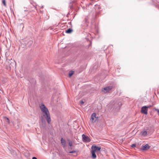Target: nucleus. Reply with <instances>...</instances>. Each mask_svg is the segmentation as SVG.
Instances as JSON below:
<instances>
[{"label": "nucleus", "instance_id": "obj_1", "mask_svg": "<svg viewBox=\"0 0 159 159\" xmlns=\"http://www.w3.org/2000/svg\"><path fill=\"white\" fill-rule=\"evenodd\" d=\"M43 116L46 119L48 124H50L51 119L49 111L47 107L43 104H41L39 106Z\"/></svg>", "mask_w": 159, "mask_h": 159}, {"label": "nucleus", "instance_id": "obj_2", "mask_svg": "<svg viewBox=\"0 0 159 159\" xmlns=\"http://www.w3.org/2000/svg\"><path fill=\"white\" fill-rule=\"evenodd\" d=\"M91 148L92 151L95 152L97 154L98 152L100 151L101 148L100 147H98L93 145L92 147Z\"/></svg>", "mask_w": 159, "mask_h": 159}, {"label": "nucleus", "instance_id": "obj_3", "mask_svg": "<svg viewBox=\"0 0 159 159\" xmlns=\"http://www.w3.org/2000/svg\"><path fill=\"white\" fill-rule=\"evenodd\" d=\"M112 88V86L106 87L103 89L102 90V91L106 93H107L111 90Z\"/></svg>", "mask_w": 159, "mask_h": 159}, {"label": "nucleus", "instance_id": "obj_4", "mask_svg": "<svg viewBox=\"0 0 159 159\" xmlns=\"http://www.w3.org/2000/svg\"><path fill=\"white\" fill-rule=\"evenodd\" d=\"M82 137L84 142H88L90 141L89 138L88 136H85L84 134H83L82 135Z\"/></svg>", "mask_w": 159, "mask_h": 159}, {"label": "nucleus", "instance_id": "obj_5", "mask_svg": "<svg viewBox=\"0 0 159 159\" xmlns=\"http://www.w3.org/2000/svg\"><path fill=\"white\" fill-rule=\"evenodd\" d=\"M141 112L144 114H147L148 113L147 107L146 106L142 107L141 110Z\"/></svg>", "mask_w": 159, "mask_h": 159}, {"label": "nucleus", "instance_id": "obj_6", "mask_svg": "<svg viewBox=\"0 0 159 159\" xmlns=\"http://www.w3.org/2000/svg\"><path fill=\"white\" fill-rule=\"evenodd\" d=\"M96 114L95 113H93L91 116V121L92 123H94L96 120Z\"/></svg>", "mask_w": 159, "mask_h": 159}, {"label": "nucleus", "instance_id": "obj_7", "mask_svg": "<svg viewBox=\"0 0 159 159\" xmlns=\"http://www.w3.org/2000/svg\"><path fill=\"white\" fill-rule=\"evenodd\" d=\"M150 146L147 144L143 146L142 147V149L143 150H147L150 148Z\"/></svg>", "mask_w": 159, "mask_h": 159}, {"label": "nucleus", "instance_id": "obj_8", "mask_svg": "<svg viewBox=\"0 0 159 159\" xmlns=\"http://www.w3.org/2000/svg\"><path fill=\"white\" fill-rule=\"evenodd\" d=\"M61 143L63 145V148H65L66 146V143L65 140L62 138L61 139Z\"/></svg>", "mask_w": 159, "mask_h": 159}, {"label": "nucleus", "instance_id": "obj_9", "mask_svg": "<svg viewBox=\"0 0 159 159\" xmlns=\"http://www.w3.org/2000/svg\"><path fill=\"white\" fill-rule=\"evenodd\" d=\"M91 152L92 154V158L93 159H95L97 157L96 155V153L92 150L91 151Z\"/></svg>", "mask_w": 159, "mask_h": 159}, {"label": "nucleus", "instance_id": "obj_10", "mask_svg": "<svg viewBox=\"0 0 159 159\" xmlns=\"http://www.w3.org/2000/svg\"><path fill=\"white\" fill-rule=\"evenodd\" d=\"M3 118L6 122H7L8 124H10V121L8 118L7 117H4Z\"/></svg>", "mask_w": 159, "mask_h": 159}, {"label": "nucleus", "instance_id": "obj_11", "mask_svg": "<svg viewBox=\"0 0 159 159\" xmlns=\"http://www.w3.org/2000/svg\"><path fill=\"white\" fill-rule=\"evenodd\" d=\"M141 134L142 135L145 136L147 134V132L146 131H144L142 132H141Z\"/></svg>", "mask_w": 159, "mask_h": 159}, {"label": "nucleus", "instance_id": "obj_12", "mask_svg": "<svg viewBox=\"0 0 159 159\" xmlns=\"http://www.w3.org/2000/svg\"><path fill=\"white\" fill-rule=\"evenodd\" d=\"M67 141L68 142L69 145L70 147L72 146V143L71 140L69 139H68L67 140Z\"/></svg>", "mask_w": 159, "mask_h": 159}, {"label": "nucleus", "instance_id": "obj_13", "mask_svg": "<svg viewBox=\"0 0 159 159\" xmlns=\"http://www.w3.org/2000/svg\"><path fill=\"white\" fill-rule=\"evenodd\" d=\"M74 74V71H70L69 73V76L70 77H71L72 75Z\"/></svg>", "mask_w": 159, "mask_h": 159}, {"label": "nucleus", "instance_id": "obj_14", "mask_svg": "<svg viewBox=\"0 0 159 159\" xmlns=\"http://www.w3.org/2000/svg\"><path fill=\"white\" fill-rule=\"evenodd\" d=\"M72 30L71 29H69L66 31V32L67 33H70L72 32Z\"/></svg>", "mask_w": 159, "mask_h": 159}, {"label": "nucleus", "instance_id": "obj_15", "mask_svg": "<svg viewBox=\"0 0 159 159\" xmlns=\"http://www.w3.org/2000/svg\"><path fill=\"white\" fill-rule=\"evenodd\" d=\"M2 3L3 4V5L6 7V1L5 0H2Z\"/></svg>", "mask_w": 159, "mask_h": 159}, {"label": "nucleus", "instance_id": "obj_16", "mask_svg": "<svg viewBox=\"0 0 159 159\" xmlns=\"http://www.w3.org/2000/svg\"><path fill=\"white\" fill-rule=\"evenodd\" d=\"M80 105H82L84 103V102L82 100H81L80 101Z\"/></svg>", "mask_w": 159, "mask_h": 159}, {"label": "nucleus", "instance_id": "obj_17", "mask_svg": "<svg viewBox=\"0 0 159 159\" xmlns=\"http://www.w3.org/2000/svg\"><path fill=\"white\" fill-rule=\"evenodd\" d=\"M76 152V151H75V150H73L72 151H70L69 152V153H74V152Z\"/></svg>", "mask_w": 159, "mask_h": 159}, {"label": "nucleus", "instance_id": "obj_18", "mask_svg": "<svg viewBox=\"0 0 159 159\" xmlns=\"http://www.w3.org/2000/svg\"><path fill=\"white\" fill-rule=\"evenodd\" d=\"M135 146H136V145L135 144H133L131 145V147H135Z\"/></svg>", "mask_w": 159, "mask_h": 159}, {"label": "nucleus", "instance_id": "obj_19", "mask_svg": "<svg viewBox=\"0 0 159 159\" xmlns=\"http://www.w3.org/2000/svg\"><path fill=\"white\" fill-rule=\"evenodd\" d=\"M32 159H37V158H36V157H33V158H32Z\"/></svg>", "mask_w": 159, "mask_h": 159}, {"label": "nucleus", "instance_id": "obj_20", "mask_svg": "<svg viewBox=\"0 0 159 159\" xmlns=\"http://www.w3.org/2000/svg\"><path fill=\"white\" fill-rule=\"evenodd\" d=\"M48 18H47V19H48L49 18V16H48Z\"/></svg>", "mask_w": 159, "mask_h": 159}, {"label": "nucleus", "instance_id": "obj_21", "mask_svg": "<svg viewBox=\"0 0 159 159\" xmlns=\"http://www.w3.org/2000/svg\"><path fill=\"white\" fill-rule=\"evenodd\" d=\"M11 67L10 66L9 67V69H11Z\"/></svg>", "mask_w": 159, "mask_h": 159}]
</instances>
